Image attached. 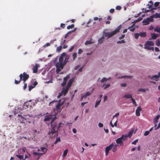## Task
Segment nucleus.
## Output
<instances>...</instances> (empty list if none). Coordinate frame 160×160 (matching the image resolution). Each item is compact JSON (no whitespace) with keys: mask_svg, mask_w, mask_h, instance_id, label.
<instances>
[{"mask_svg":"<svg viewBox=\"0 0 160 160\" xmlns=\"http://www.w3.org/2000/svg\"><path fill=\"white\" fill-rule=\"evenodd\" d=\"M16 156L18 157V158H19L20 159H23V160H25V159H23V156L21 155H16Z\"/></svg>","mask_w":160,"mask_h":160,"instance_id":"41","label":"nucleus"},{"mask_svg":"<svg viewBox=\"0 0 160 160\" xmlns=\"http://www.w3.org/2000/svg\"><path fill=\"white\" fill-rule=\"evenodd\" d=\"M55 116L50 115L49 116H46L44 119L45 121H50V124L51 126L52 129H50L48 132V134L53 135L54 134V136H55L56 135L57 136L58 135L57 132L59 128L57 126V123L55 122H53L54 121L56 118Z\"/></svg>","mask_w":160,"mask_h":160,"instance_id":"1","label":"nucleus"},{"mask_svg":"<svg viewBox=\"0 0 160 160\" xmlns=\"http://www.w3.org/2000/svg\"><path fill=\"white\" fill-rule=\"evenodd\" d=\"M39 65L38 64H36L35 66L33 68V72L34 73H36L38 71V68Z\"/></svg>","mask_w":160,"mask_h":160,"instance_id":"10","label":"nucleus"},{"mask_svg":"<svg viewBox=\"0 0 160 160\" xmlns=\"http://www.w3.org/2000/svg\"><path fill=\"white\" fill-rule=\"evenodd\" d=\"M67 56V54H66V53L65 52H63L62 53L61 55V57H62V58H63V57H65L66 56Z\"/></svg>","mask_w":160,"mask_h":160,"instance_id":"51","label":"nucleus"},{"mask_svg":"<svg viewBox=\"0 0 160 160\" xmlns=\"http://www.w3.org/2000/svg\"><path fill=\"white\" fill-rule=\"evenodd\" d=\"M22 79L23 82V83H24L26 80L29 78V75L25 72H24L23 74H22Z\"/></svg>","mask_w":160,"mask_h":160,"instance_id":"4","label":"nucleus"},{"mask_svg":"<svg viewBox=\"0 0 160 160\" xmlns=\"http://www.w3.org/2000/svg\"><path fill=\"white\" fill-rule=\"evenodd\" d=\"M134 25V24H133L131 27H129L128 28V29H130V31L132 32L134 31L135 29V27L133 28Z\"/></svg>","mask_w":160,"mask_h":160,"instance_id":"23","label":"nucleus"},{"mask_svg":"<svg viewBox=\"0 0 160 160\" xmlns=\"http://www.w3.org/2000/svg\"><path fill=\"white\" fill-rule=\"evenodd\" d=\"M92 92V91H88L86 92L84 95H83V96L85 97V98H86L87 97L89 96L90 95Z\"/></svg>","mask_w":160,"mask_h":160,"instance_id":"26","label":"nucleus"},{"mask_svg":"<svg viewBox=\"0 0 160 160\" xmlns=\"http://www.w3.org/2000/svg\"><path fill=\"white\" fill-rule=\"evenodd\" d=\"M56 68H57L56 70V72L57 73H59V72H60L61 71V68H59L58 67H56Z\"/></svg>","mask_w":160,"mask_h":160,"instance_id":"45","label":"nucleus"},{"mask_svg":"<svg viewBox=\"0 0 160 160\" xmlns=\"http://www.w3.org/2000/svg\"><path fill=\"white\" fill-rule=\"evenodd\" d=\"M144 48L145 49H147L148 50H152V51H153L154 50V48L153 47H150L148 46H145Z\"/></svg>","mask_w":160,"mask_h":160,"instance_id":"28","label":"nucleus"},{"mask_svg":"<svg viewBox=\"0 0 160 160\" xmlns=\"http://www.w3.org/2000/svg\"><path fill=\"white\" fill-rule=\"evenodd\" d=\"M154 31L158 32H160V28L158 27H156L154 28Z\"/></svg>","mask_w":160,"mask_h":160,"instance_id":"38","label":"nucleus"},{"mask_svg":"<svg viewBox=\"0 0 160 160\" xmlns=\"http://www.w3.org/2000/svg\"><path fill=\"white\" fill-rule=\"evenodd\" d=\"M62 48V46H60L58 47L56 49V52H59Z\"/></svg>","mask_w":160,"mask_h":160,"instance_id":"33","label":"nucleus"},{"mask_svg":"<svg viewBox=\"0 0 160 160\" xmlns=\"http://www.w3.org/2000/svg\"><path fill=\"white\" fill-rule=\"evenodd\" d=\"M125 42L124 40H122L121 41H118L117 42V43H124Z\"/></svg>","mask_w":160,"mask_h":160,"instance_id":"52","label":"nucleus"},{"mask_svg":"<svg viewBox=\"0 0 160 160\" xmlns=\"http://www.w3.org/2000/svg\"><path fill=\"white\" fill-rule=\"evenodd\" d=\"M69 88L67 86H66L65 88H63L61 92L62 94L65 95L68 92Z\"/></svg>","mask_w":160,"mask_h":160,"instance_id":"9","label":"nucleus"},{"mask_svg":"<svg viewBox=\"0 0 160 160\" xmlns=\"http://www.w3.org/2000/svg\"><path fill=\"white\" fill-rule=\"evenodd\" d=\"M159 2H155L154 4V6L155 7H157L159 6Z\"/></svg>","mask_w":160,"mask_h":160,"instance_id":"56","label":"nucleus"},{"mask_svg":"<svg viewBox=\"0 0 160 160\" xmlns=\"http://www.w3.org/2000/svg\"><path fill=\"white\" fill-rule=\"evenodd\" d=\"M61 106V104L60 103H58L56 106V108L57 109H60V106Z\"/></svg>","mask_w":160,"mask_h":160,"instance_id":"50","label":"nucleus"},{"mask_svg":"<svg viewBox=\"0 0 160 160\" xmlns=\"http://www.w3.org/2000/svg\"><path fill=\"white\" fill-rule=\"evenodd\" d=\"M131 100L132 101V103L135 106H137V105L136 104V102L134 99H133V98H132L131 99Z\"/></svg>","mask_w":160,"mask_h":160,"instance_id":"36","label":"nucleus"},{"mask_svg":"<svg viewBox=\"0 0 160 160\" xmlns=\"http://www.w3.org/2000/svg\"><path fill=\"white\" fill-rule=\"evenodd\" d=\"M121 25H119L118 28H116L115 30L112 32H104L103 34L104 36L98 39V43H101L102 42L104 39V37H107V39H108L109 38L113 36L119 31V30L121 29Z\"/></svg>","mask_w":160,"mask_h":160,"instance_id":"2","label":"nucleus"},{"mask_svg":"<svg viewBox=\"0 0 160 160\" xmlns=\"http://www.w3.org/2000/svg\"><path fill=\"white\" fill-rule=\"evenodd\" d=\"M151 35L152 38L153 39H156L159 36L158 34H155L154 33H151Z\"/></svg>","mask_w":160,"mask_h":160,"instance_id":"17","label":"nucleus"},{"mask_svg":"<svg viewBox=\"0 0 160 160\" xmlns=\"http://www.w3.org/2000/svg\"><path fill=\"white\" fill-rule=\"evenodd\" d=\"M74 78H72L71 79H70L69 81V82L67 85V86L70 88L71 86V85L74 81Z\"/></svg>","mask_w":160,"mask_h":160,"instance_id":"13","label":"nucleus"},{"mask_svg":"<svg viewBox=\"0 0 160 160\" xmlns=\"http://www.w3.org/2000/svg\"><path fill=\"white\" fill-rule=\"evenodd\" d=\"M32 100H29L28 101L24 103L23 104V108L26 109L27 108H30L31 107L32 104L31 102Z\"/></svg>","mask_w":160,"mask_h":160,"instance_id":"5","label":"nucleus"},{"mask_svg":"<svg viewBox=\"0 0 160 160\" xmlns=\"http://www.w3.org/2000/svg\"><path fill=\"white\" fill-rule=\"evenodd\" d=\"M139 36L141 37H144L146 36V32H141L139 33Z\"/></svg>","mask_w":160,"mask_h":160,"instance_id":"30","label":"nucleus"},{"mask_svg":"<svg viewBox=\"0 0 160 160\" xmlns=\"http://www.w3.org/2000/svg\"><path fill=\"white\" fill-rule=\"evenodd\" d=\"M139 34L138 33H135L134 34V37L136 39H138V38Z\"/></svg>","mask_w":160,"mask_h":160,"instance_id":"44","label":"nucleus"},{"mask_svg":"<svg viewBox=\"0 0 160 160\" xmlns=\"http://www.w3.org/2000/svg\"><path fill=\"white\" fill-rule=\"evenodd\" d=\"M34 88V87L32 86V85L30 86L29 87V91H30L32 88Z\"/></svg>","mask_w":160,"mask_h":160,"instance_id":"61","label":"nucleus"},{"mask_svg":"<svg viewBox=\"0 0 160 160\" xmlns=\"http://www.w3.org/2000/svg\"><path fill=\"white\" fill-rule=\"evenodd\" d=\"M154 45V43L152 41H148L146 42L144 46H153Z\"/></svg>","mask_w":160,"mask_h":160,"instance_id":"12","label":"nucleus"},{"mask_svg":"<svg viewBox=\"0 0 160 160\" xmlns=\"http://www.w3.org/2000/svg\"><path fill=\"white\" fill-rule=\"evenodd\" d=\"M125 37V35H124V34L122 35H121V36L119 38V39L120 40L122 38H124Z\"/></svg>","mask_w":160,"mask_h":160,"instance_id":"64","label":"nucleus"},{"mask_svg":"<svg viewBox=\"0 0 160 160\" xmlns=\"http://www.w3.org/2000/svg\"><path fill=\"white\" fill-rule=\"evenodd\" d=\"M74 27V24H72V25H69L67 26V29H69L71 28H73Z\"/></svg>","mask_w":160,"mask_h":160,"instance_id":"35","label":"nucleus"},{"mask_svg":"<svg viewBox=\"0 0 160 160\" xmlns=\"http://www.w3.org/2000/svg\"><path fill=\"white\" fill-rule=\"evenodd\" d=\"M119 112H117L116 113L115 115H113V118H114L115 117H117L119 115Z\"/></svg>","mask_w":160,"mask_h":160,"instance_id":"59","label":"nucleus"},{"mask_svg":"<svg viewBox=\"0 0 160 160\" xmlns=\"http://www.w3.org/2000/svg\"><path fill=\"white\" fill-rule=\"evenodd\" d=\"M152 17V18H160V13H156L154 14H153L152 16H151Z\"/></svg>","mask_w":160,"mask_h":160,"instance_id":"15","label":"nucleus"},{"mask_svg":"<svg viewBox=\"0 0 160 160\" xmlns=\"http://www.w3.org/2000/svg\"><path fill=\"white\" fill-rule=\"evenodd\" d=\"M121 137L122 139V140L123 141H125L127 140V138H128L126 135H122V136Z\"/></svg>","mask_w":160,"mask_h":160,"instance_id":"31","label":"nucleus"},{"mask_svg":"<svg viewBox=\"0 0 160 160\" xmlns=\"http://www.w3.org/2000/svg\"><path fill=\"white\" fill-rule=\"evenodd\" d=\"M118 146L117 144H115L114 146H113V147L112 149V152H115L117 151V147Z\"/></svg>","mask_w":160,"mask_h":160,"instance_id":"29","label":"nucleus"},{"mask_svg":"<svg viewBox=\"0 0 160 160\" xmlns=\"http://www.w3.org/2000/svg\"><path fill=\"white\" fill-rule=\"evenodd\" d=\"M160 77V72L158 73V75H154L152 76V78L153 80H155V79H157L159 78Z\"/></svg>","mask_w":160,"mask_h":160,"instance_id":"18","label":"nucleus"},{"mask_svg":"<svg viewBox=\"0 0 160 160\" xmlns=\"http://www.w3.org/2000/svg\"><path fill=\"white\" fill-rule=\"evenodd\" d=\"M138 91L139 92H141V91H142V92H145L146 91V90L145 89H142V88H140V89H139L138 90Z\"/></svg>","mask_w":160,"mask_h":160,"instance_id":"53","label":"nucleus"},{"mask_svg":"<svg viewBox=\"0 0 160 160\" xmlns=\"http://www.w3.org/2000/svg\"><path fill=\"white\" fill-rule=\"evenodd\" d=\"M65 65L63 62H57L56 64V67L60 68L61 69H62L64 66Z\"/></svg>","mask_w":160,"mask_h":160,"instance_id":"8","label":"nucleus"},{"mask_svg":"<svg viewBox=\"0 0 160 160\" xmlns=\"http://www.w3.org/2000/svg\"><path fill=\"white\" fill-rule=\"evenodd\" d=\"M33 154L34 156L38 155V159H39L40 157L43 155L42 153H40L39 152H34Z\"/></svg>","mask_w":160,"mask_h":160,"instance_id":"19","label":"nucleus"},{"mask_svg":"<svg viewBox=\"0 0 160 160\" xmlns=\"http://www.w3.org/2000/svg\"><path fill=\"white\" fill-rule=\"evenodd\" d=\"M65 24L62 23L60 25V27H61L62 28H65Z\"/></svg>","mask_w":160,"mask_h":160,"instance_id":"58","label":"nucleus"},{"mask_svg":"<svg viewBox=\"0 0 160 160\" xmlns=\"http://www.w3.org/2000/svg\"><path fill=\"white\" fill-rule=\"evenodd\" d=\"M123 98H125L127 99L130 98L131 99L132 98V95L130 94H125L123 96Z\"/></svg>","mask_w":160,"mask_h":160,"instance_id":"21","label":"nucleus"},{"mask_svg":"<svg viewBox=\"0 0 160 160\" xmlns=\"http://www.w3.org/2000/svg\"><path fill=\"white\" fill-rule=\"evenodd\" d=\"M101 100H100L96 102L95 105V108H96L97 106H98L100 104V103L101 102Z\"/></svg>","mask_w":160,"mask_h":160,"instance_id":"42","label":"nucleus"},{"mask_svg":"<svg viewBox=\"0 0 160 160\" xmlns=\"http://www.w3.org/2000/svg\"><path fill=\"white\" fill-rule=\"evenodd\" d=\"M110 86V83H104L102 86V87L104 88V89H106Z\"/></svg>","mask_w":160,"mask_h":160,"instance_id":"24","label":"nucleus"},{"mask_svg":"<svg viewBox=\"0 0 160 160\" xmlns=\"http://www.w3.org/2000/svg\"><path fill=\"white\" fill-rule=\"evenodd\" d=\"M116 142L117 144H120V145H122L123 143L122 139L121 137L117 139L116 140Z\"/></svg>","mask_w":160,"mask_h":160,"instance_id":"14","label":"nucleus"},{"mask_svg":"<svg viewBox=\"0 0 160 160\" xmlns=\"http://www.w3.org/2000/svg\"><path fill=\"white\" fill-rule=\"evenodd\" d=\"M114 11L115 10L114 9L112 8L110 10L109 12L110 13H112L114 12Z\"/></svg>","mask_w":160,"mask_h":160,"instance_id":"63","label":"nucleus"},{"mask_svg":"<svg viewBox=\"0 0 160 160\" xmlns=\"http://www.w3.org/2000/svg\"><path fill=\"white\" fill-rule=\"evenodd\" d=\"M116 9L117 10H120L121 9V7L119 6H118L116 7Z\"/></svg>","mask_w":160,"mask_h":160,"instance_id":"55","label":"nucleus"},{"mask_svg":"<svg viewBox=\"0 0 160 160\" xmlns=\"http://www.w3.org/2000/svg\"><path fill=\"white\" fill-rule=\"evenodd\" d=\"M142 109L140 107H138L136 110V114L138 116H140V112L142 111Z\"/></svg>","mask_w":160,"mask_h":160,"instance_id":"11","label":"nucleus"},{"mask_svg":"<svg viewBox=\"0 0 160 160\" xmlns=\"http://www.w3.org/2000/svg\"><path fill=\"white\" fill-rule=\"evenodd\" d=\"M156 45L158 46H159L160 45V41L158 39L156 41Z\"/></svg>","mask_w":160,"mask_h":160,"instance_id":"43","label":"nucleus"},{"mask_svg":"<svg viewBox=\"0 0 160 160\" xmlns=\"http://www.w3.org/2000/svg\"><path fill=\"white\" fill-rule=\"evenodd\" d=\"M41 151H42L43 153V154H45L47 151V149L45 147H42L40 148Z\"/></svg>","mask_w":160,"mask_h":160,"instance_id":"22","label":"nucleus"},{"mask_svg":"<svg viewBox=\"0 0 160 160\" xmlns=\"http://www.w3.org/2000/svg\"><path fill=\"white\" fill-rule=\"evenodd\" d=\"M133 131H131L128 133V134L126 135L127 137H128L129 138L131 137L133 133Z\"/></svg>","mask_w":160,"mask_h":160,"instance_id":"32","label":"nucleus"},{"mask_svg":"<svg viewBox=\"0 0 160 160\" xmlns=\"http://www.w3.org/2000/svg\"><path fill=\"white\" fill-rule=\"evenodd\" d=\"M160 117V115H158L155 118L154 120H153V123L156 124L158 122V119H159Z\"/></svg>","mask_w":160,"mask_h":160,"instance_id":"16","label":"nucleus"},{"mask_svg":"<svg viewBox=\"0 0 160 160\" xmlns=\"http://www.w3.org/2000/svg\"><path fill=\"white\" fill-rule=\"evenodd\" d=\"M98 126L99 128H102L103 127V124H102V123H101V122H99V123H98Z\"/></svg>","mask_w":160,"mask_h":160,"instance_id":"62","label":"nucleus"},{"mask_svg":"<svg viewBox=\"0 0 160 160\" xmlns=\"http://www.w3.org/2000/svg\"><path fill=\"white\" fill-rule=\"evenodd\" d=\"M153 19L152 18L151 16L149 17L144 19L142 21L143 25H147L149 24L150 22H152L153 21Z\"/></svg>","mask_w":160,"mask_h":160,"instance_id":"3","label":"nucleus"},{"mask_svg":"<svg viewBox=\"0 0 160 160\" xmlns=\"http://www.w3.org/2000/svg\"><path fill=\"white\" fill-rule=\"evenodd\" d=\"M59 60L60 62H63V58L62 57H61V56L60 57Z\"/></svg>","mask_w":160,"mask_h":160,"instance_id":"46","label":"nucleus"},{"mask_svg":"<svg viewBox=\"0 0 160 160\" xmlns=\"http://www.w3.org/2000/svg\"><path fill=\"white\" fill-rule=\"evenodd\" d=\"M110 77L108 78H103L100 80V81L102 82H106L107 80H110Z\"/></svg>","mask_w":160,"mask_h":160,"instance_id":"25","label":"nucleus"},{"mask_svg":"<svg viewBox=\"0 0 160 160\" xmlns=\"http://www.w3.org/2000/svg\"><path fill=\"white\" fill-rule=\"evenodd\" d=\"M68 152V149H65L63 152V157H65L67 155Z\"/></svg>","mask_w":160,"mask_h":160,"instance_id":"34","label":"nucleus"},{"mask_svg":"<svg viewBox=\"0 0 160 160\" xmlns=\"http://www.w3.org/2000/svg\"><path fill=\"white\" fill-rule=\"evenodd\" d=\"M50 45V44L49 42H48L46 43V44H45L43 46V47L44 48H46L47 47L49 46Z\"/></svg>","mask_w":160,"mask_h":160,"instance_id":"49","label":"nucleus"},{"mask_svg":"<svg viewBox=\"0 0 160 160\" xmlns=\"http://www.w3.org/2000/svg\"><path fill=\"white\" fill-rule=\"evenodd\" d=\"M66 82H66L63 81V82H62V83L61 84L62 86L63 87L65 86V85L66 84Z\"/></svg>","mask_w":160,"mask_h":160,"instance_id":"60","label":"nucleus"},{"mask_svg":"<svg viewBox=\"0 0 160 160\" xmlns=\"http://www.w3.org/2000/svg\"><path fill=\"white\" fill-rule=\"evenodd\" d=\"M19 77H20V80L19 81H18V80H15V83L16 84H19V83H20V82H21V81L22 80V73H21L20 75H19Z\"/></svg>","mask_w":160,"mask_h":160,"instance_id":"20","label":"nucleus"},{"mask_svg":"<svg viewBox=\"0 0 160 160\" xmlns=\"http://www.w3.org/2000/svg\"><path fill=\"white\" fill-rule=\"evenodd\" d=\"M18 120L21 123H25V120H27V118L22 116V115L18 114Z\"/></svg>","mask_w":160,"mask_h":160,"instance_id":"7","label":"nucleus"},{"mask_svg":"<svg viewBox=\"0 0 160 160\" xmlns=\"http://www.w3.org/2000/svg\"><path fill=\"white\" fill-rule=\"evenodd\" d=\"M132 77V76H121L120 78H131Z\"/></svg>","mask_w":160,"mask_h":160,"instance_id":"39","label":"nucleus"},{"mask_svg":"<svg viewBox=\"0 0 160 160\" xmlns=\"http://www.w3.org/2000/svg\"><path fill=\"white\" fill-rule=\"evenodd\" d=\"M113 146V144L112 143L110 144L109 146H107L105 148V152H106V156H107L108 153L110 150L111 149Z\"/></svg>","mask_w":160,"mask_h":160,"instance_id":"6","label":"nucleus"},{"mask_svg":"<svg viewBox=\"0 0 160 160\" xmlns=\"http://www.w3.org/2000/svg\"><path fill=\"white\" fill-rule=\"evenodd\" d=\"M150 133L149 131H146L144 134V136H147Z\"/></svg>","mask_w":160,"mask_h":160,"instance_id":"47","label":"nucleus"},{"mask_svg":"<svg viewBox=\"0 0 160 160\" xmlns=\"http://www.w3.org/2000/svg\"><path fill=\"white\" fill-rule=\"evenodd\" d=\"M69 59V57L68 56H66L63 63L64 64L66 65L67 63L68 62V60Z\"/></svg>","mask_w":160,"mask_h":160,"instance_id":"27","label":"nucleus"},{"mask_svg":"<svg viewBox=\"0 0 160 160\" xmlns=\"http://www.w3.org/2000/svg\"><path fill=\"white\" fill-rule=\"evenodd\" d=\"M142 18H138V19H137V20H135L134 21V22H139L141 21L142 20Z\"/></svg>","mask_w":160,"mask_h":160,"instance_id":"48","label":"nucleus"},{"mask_svg":"<svg viewBox=\"0 0 160 160\" xmlns=\"http://www.w3.org/2000/svg\"><path fill=\"white\" fill-rule=\"evenodd\" d=\"M91 43V41H87L85 43V44L86 45L89 44Z\"/></svg>","mask_w":160,"mask_h":160,"instance_id":"54","label":"nucleus"},{"mask_svg":"<svg viewBox=\"0 0 160 160\" xmlns=\"http://www.w3.org/2000/svg\"><path fill=\"white\" fill-rule=\"evenodd\" d=\"M138 139L136 140L135 141H134L133 142H132V144L136 145V143L137 142H138Z\"/></svg>","mask_w":160,"mask_h":160,"instance_id":"57","label":"nucleus"},{"mask_svg":"<svg viewBox=\"0 0 160 160\" xmlns=\"http://www.w3.org/2000/svg\"><path fill=\"white\" fill-rule=\"evenodd\" d=\"M77 57V53L76 52L73 53L72 55V57L73 58V60H74Z\"/></svg>","mask_w":160,"mask_h":160,"instance_id":"37","label":"nucleus"},{"mask_svg":"<svg viewBox=\"0 0 160 160\" xmlns=\"http://www.w3.org/2000/svg\"><path fill=\"white\" fill-rule=\"evenodd\" d=\"M69 78V75H67L65 77L63 78V81L67 82V81L68 79Z\"/></svg>","mask_w":160,"mask_h":160,"instance_id":"40","label":"nucleus"}]
</instances>
